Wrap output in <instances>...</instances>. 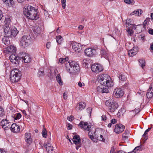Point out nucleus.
I'll return each instance as SVG.
<instances>
[{
    "label": "nucleus",
    "mask_w": 153,
    "mask_h": 153,
    "mask_svg": "<svg viewBox=\"0 0 153 153\" xmlns=\"http://www.w3.org/2000/svg\"><path fill=\"white\" fill-rule=\"evenodd\" d=\"M76 145V149L77 150L79 147H80L81 146V143L76 144H75Z\"/></svg>",
    "instance_id": "nucleus-59"
},
{
    "label": "nucleus",
    "mask_w": 153,
    "mask_h": 153,
    "mask_svg": "<svg viewBox=\"0 0 153 153\" xmlns=\"http://www.w3.org/2000/svg\"><path fill=\"white\" fill-rule=\"evenodd\" d=\"M66 59L68 60V58L66 59L63 58H61L59 59V61L60 63H65V62H66Z\"/></svg>",
    "instance_id": "nucleus-48"
},
{
    "label": "nucleus",
    "mask_w": 153,
    "mask_h": 153,
    "mask_svg": "<svg viewBox=\"0 0 153 153\" xmlns=\"http://www.w3.org/2000/svg\"><path fill=\"white\" fill-rule=\"evenodd\" d=\"M56 40L57 42L59 44L61 45L63 40L62 37L60 35H58L56 36Z\"/></svg>",
    "instance_id": "nucleus-28"
},
{
    "label": "nucleus",
    "mask_w": 153,
    "mask_h": 153,
    "mask_svg": "<svg viewBox=\"0 0 153 153\" xmlns=\"http://www.w3.org/2000/svg\"><path fill=\"white\" fill-rule=\"evenodd\" d=\"M88 136L92 140L95 142V140H94V136L92 134V133L89 131L88 133Z\"/></svg>",
    "instance_id": "nucleus-46"
},
{
    "label": "nucleus",
    "mask_w": 153,
    "mask_h": 153,
    "mask_svg": "<svg viewBox=\"0 0 153 153\" xmlns=\"http://www.w3.org/2000/svg\"><path fill=\"white\" fill-rule=\"evenodd\" d=\"M21 76V71L17 68H15L11 72L10 80L13 83L17 82L20 79Z\"/></svg>",
    "instance_id": "nucleus-3"
},
{
    "label": "nucleus",
    "mask_w": 153,
    "mask_h": 153,
    "mask_svg": "<svg viewBox=\"0 0 153 153\" xmlns=\"http://www.w3.org/2000/svg\"><path fill=\"white\" fill-rule=\"evenodd\" d=\"M129 134V131L127 130H126L122 135L123 140L125 141L128 139V136Z\"/></svg>",
    "instance_id": "nucleus-27"
},
{
    "label": "nucleus",
    "mask_w": 153,
    "mask_h": 153,
    "mask_svg": "<svg viewBox=\"0 0 153 153\" xmlns=\"http://www.w3.org/2000/svg\"><path fill=\"white\" fill-rule=\"evenodd\" d=\"M72 140L74 143L75 144L81 143V139L79 135H75L73 137Z\"/></svg>",
    "instance_id": "nucleus-22"
},
{
    "label": "nucleus",
    "mask_w": 153,
    "mask_h": 153,
    "mask_svg": "<svg viewBox=\"0 0 153 153\" xmlns=\"http://www.w3.org/2000/svg\"><path fill=\"white\" fill-rule=\"evenodd\" d=\"M148 32L149 34L153 35V29H150L149 30Z\"/></svg>",
    "instance_id": "nucleus-62"
},
{
    "label": "nucleus",
    "mask_w": 153,
    "mask_h": 153,
    "mask_svg": "<svg viewBox=\"0 0 153 153\" xmlns=\"http://www.w3.org/2000/svg\"><path fill=\"white\" fill-rule=\"evenodd\" d=\"M84 52L85 55L89 57L92 56L96 53V50L92 48L86 49Z\"/></svg>",
    "instance_id": "nucleus-8"
},
{
    "label": "nucleus",
    "mask_w": 153,
    "mask_h": 153,
    "mask_svg": "<svg viewBox=\"0 0 153 153\" xmlns=\"http://www.w3.org/2000/svg\"><path fill=\"white\" fill-rule=\"evenodd\" d=\"M43 146L45 147L48 153H56L55 149L51 146V144L45 143L43 144Z\"/></svg>",
    "instance_id": "nucleus-7"
},
{
    "label": "nucleus",
    "mask_w": 153,
    "mask_h": 153,
    "mask_svg": "<svg viewBox=\"0 0 153 153\" xmlns=\"http://www.w3.org/2000/svg\"><path fill=\"white\" fill-rule=\"evenodd\" d=\"M142 13V12L140 9L137 10L136 11H134L131 13L132 15H135L138 16L141 15Z\"/></svg>",
    "instance_id": "nucleus-33"
},
{
    "label": "nucleus",
    "mask_w": 153,
    "mask_h": 153,
    "mask_svg": "<svg viewBox=\"0 0 153 153\" xmlns=\"http://www.w3.org/2000/svg\"><path fill=\"white\" fill-rule=\"evenodd\" d=\"M150 18L149 17L146 18L143 23V27L144 28H146V26L147 25L148 23L150 21Z\"/></svg>",
    "instance_id": "nucleus-37"
},
{
    "label": "nucleus",
    "mask_w": 153,
    "mask_h": 153,
    "mask_svg": "<svg viewBox=\"0 0 153 153\" xmlns=\"http://www.w3.org/2000/svg\"><path fill=\"white\" fill-rule=\"evenodd\" d=\"M74 65L72 66V69H71L70 74H74L75 73L78 72L80 70V67L78 64L74 61Z\"/></svg>",
    "instance_id": "nucleus-12"
},
{
    "label": "nucleus",
    "mask_w": 153,
    "mask_h": 153,
    "mask_svg": "<svg viewBox=\"0 0 153 153\" xmlns=\"http://www.w3.org/2000/svg\"><path fill=\"white\" fill-rule=\"evenodd\" d=\"M26 53L24 52L20 53L19 54L18 56H17L18 59V61H20V60L22 61V59H24V56H25Z\"/></svg>",
    "instance_id": "nucleus-32"
},
{
    "label": "nucleus",
    "mask_w": 153,
    "mask_h": 153,
    "mask_svg": "<svg viewBox=\"0 0 153 153\" xmlns=\"http://www.w3.org/2000/svg\"><path fill=\"white\" fill-rule=\"evenodd\" d=\"M33 31L34 34L38 36L43 31L42 27H40L39 26H36L34 27Z\"/></svg>",
    "instance_id": "nucleus-21"
},
{
    "label": "nucleus",
    "mask_w": 153,
    "mask_h": 153,
    "mask_svg": "<svg viewBox=\"0 0 153 153\" xmlns=\"http://www.w3.org/2000/svg\"><path fill=\"white\" fill-rule=\"evenodd\" d=\"M11 22V19L8 16L5 18V19L4 22L6 24V26H9Z\"/></svg>",
    "instance_id": "nucleus-38"
},
{
    "label": "nucleus",
    "mask_w": 153,
    "mask_h": 153,
    "mask_svg": "<svg viewBox=\"0 0 153 153\" xmlns=\"http://www.w3.org/2000/svg\"><path fill=\"white\" fill-rule=\"evenodd\" d=\"M61 1L62 7L63 9H65V7L66 5V0H61Z\"/></svg>",
    "instance_id": "nucleus-52"
},
{
    "label": "nucleus",
    "mask_w": 153,
    "mask_h": 153,
    "mask_svg": "<svg viewBox=\"0 0 153 153\" xmlns=\"http://www.w3.org/2000/svg\"><path fill=\"white\" fill-rule=\"evenodd\" d=\"M8 37L4 36V38L2 39V42L5 45H8L10 43V41Z\"/></svg>",
    "instance_id": "nucleus-30"
},
{
    "label": "nucleus",
    "mask_w": 153,
    "mask_h": 153,
    "mask_svg": "<svg viewBox=\"0 0 153 153\" xmlns=\"http://www.w3.org/2000/svg\"><path fill=\"white\" fill-rule=\"evenodd\" d=\"M1 124L2 125V128L4 130H7L9 129L10 128V123H4V120H2L1 122Z\"/></svg>",
    "instance_id": "nucleus-26"
},
{
    "label": "nucleus",
    "mask_w": 153,
    "mask_h": 153,
    "mask_svg": "<svg viewBox=\"0 0 153 153\" xmlns=\"http://www.w3.org/2000/svg\"><path fill=\"white\" fill-rule=\"evenodd\" d=\"M4 36H7V37H11V29L8 31L7 33H5Z\"/></svg>",
    "instance_id": "nucleus-53"
},
{
    "label": "nucleus",
    "mask_w": 153,
    "mask_h": 153,
    "mask_svg": "<svg viewBox=\"0 0 153 153\" xmlns=\"http://www.w3.org/2000/svg\"><path fill=\"white\" fill-rule=\"evenodd\" d=\"M31 38L30 35L23 36L19 40L20 46L24 48L28 47L31 43Z\"/></svg>",
    "instance_id": "nucleus-4"
},
{
    "label": "nucleus",
    "mask_w": 153,
    "mask_h": 153,
    "mask_svg": "<svg viewBox=\"0 0 153 153\" xmlns=\"http://www.w3.org/2000/svg\"><path fill=\"white\" fill-rule=\"evenodd\" d=\"M126 31L127 32L128 35L129 36H131L134 33V30H130L128 28L127 29Z\"/></svg>",
    "instance_id": "nucleus-44"
},
{
    "label": "nucleus",
    "mask_w": 153,
    "mask_h": 153,
    "mask_svg": "<svg viewBox=\"0 0 153 153\" xmlns=\"http://www.w3.org/2000/svg\"><path fill=\"white\" fill-rule=\"evenodd\" d=\"M42 133L43 137L46 138L47 137V131L45 128H43Z\"/></svg>",
    "instance_id": "nucleus-39"
},
{
    "label": "nucleus",
    "mask_w": 153,
    "mask_h": 153,
    "mask_svg": "<svg viewBox=\"0 0 153 153\" xmlns=\"http://www.w3.org/2000/svg\"><path fill=\"white\" fill-rule=\"evenodd\" d=\"M23 13L29 19L32 20H36L39 18L37 10L31 6H28L24 10Z\"/></svg>",
    "instance_id": "nucleus-1"
},
{
    "label": "nucleus",
    "mask_w": 153,
    "mask_h": 153,
    "mask_svg": "<svg viewBox=\"0 0 153 153\" xmlns=\"http://www.w3.org/2000/svg\"><path fill=\"white\" fill-rule=\"evenodd\" d=\"M10 28L9 26H6L5 27H4V35L6 33H7V32L9 30H10Z\"/></svg>",
    "instance_id": "nucleus-47"
},
{
    "label": "nucleus",
    "mask_w": 153,
    "mask_h": 153,
    "mask_svg": "<svg viewBox=\"0 0 153 153\" xmlns=\"http://www.w3.org/2000/svg\"><path fill=\"white\" fill-rule=\"evenodd\" d=\"M119 78L120 80L123 81L126 80V78L125 77V76L122 74L119 75Z\"/></svg>",
    "instance_id": "nucleus-49"
},
{
    "label": "nucleus",
    "mask_w": 153,
    "mask_h": 153,
    "mask_svg": "<svg viewBox=\"0 0 153 153\" xmlns=\"http://www.w3.org/2000/svg\"><path fill=\"white\" fill-rule=\"evenodd\" d=\"M37 74L38 76L39 77L41 76H43L45 75L44 70L39 71L38 72Z\"/></svg>",
    "instance_id": "nucleus-42"
},
{
    "label": "nucleus",
    "mask_w": 153,
    "mask_h": 153,
    "mask_svg": "<svg viewBox=\"0 0 153 153\" xmlns=\"http://www.w3.org/2000/svg\"><path fill=\"white\" fill-rule=\"evenodd\" d=\"M63 97L64 99L66 100L67 98L68 95L66 92H64L63 94Z\"/></svg>",
    "instance_id": "nucleus-57"
},
{
    "label": "nucleus",
    "mask_w": 153,
    "mask_h": 153,
    "mask_svg": "<svg viewBox=\"0 0 153 153\" xmlns=\"http://www.w3.org/2000/svg\"><path fill=\"white\" fill-rule=\"evenodd\" d=\"M4 112L3 108L0 107V116H3L4 114Z\"/></svg>",
    "instance_id": "nucleus-51"
},
{
    "label": "nucleus",
    "mask_w": 153,
    "mask_h": 153,
    "mask_svg": "<svg viewBox=\"0 0 153 153\" xmlns=\"http://www.w3.org/2000/svg\"><path fill=\"white\" fill-rule=\"evenodd\" d=\"M79 126L81 128H83L84 130L87 131H89L91 128V126L88 125V123L87 122H84L82 121L80 122Z\"/></svg>",
    "instance_id": "nucleus-11"
},
{
    "label": "nucleus",
    "mask_w": 153,
    "mask_h": 153,
    "mask_svg": "<svg viewBox=\"0 0 153 153\" xmlns=\"http://www.w3.org/2000/svg\"><path fill=\"white\" fill-rule=\"evenodd\" d=\"M125 128V126L124 125L120 124H117L115 126L114 131L117 134H118L122 132Z\"/></svg>",
    "instance_id": "nucleus-10"
},
{
    "label": "nucleus",
    "mask_w": 153,
    "mask_h": 153,
    "mask_svg": "<svg viewBox=\"0 0 153 153\" xmlns=\"http://www.w3.org/2000/svg\"><path fill=\"white\" fill-rule=\"evenodd\" d=\"M23 59H22V62L25 63H27L30 62L31 61V59L30 56L26 53Z\"/></svg>",
    "instance_id": "nucleus-25"
},
{
    "label": "nucleus",
    "mask_w": 153,
    "mask_h": 153,
    "mask_svg": "<svg viewBox=\"0 0 153 153\" xmlns=\"http://www.w3.org/2000/svg\"><path fill=\"white\" fill-rule=\"evenodd\" d=\"M130 25V26L128 28V29L132 30H133L134 29V30H135L136 29V26L134 25V24H132Z\"/></svg>",
    "instance_id": "nucleus-45"
},
{
    "label": "nucleus",
    "mask_w": 153,
    "mask_h": 153,
    "mask_svg": "<svg viewBox=\"0 0 153 153\" xmlns=\"http://www.w3.org/2000/svg\"><path fill=\"white\" fill-rule=\"evenodd\" d=\"M117 120L115 119H113L111 120V123L112 124L117 123Z\"/></svg>",
    "instance_id": "nucleus-56"
},
{
    "label": "nucleus",
    "mask_w": 153,
    "mask_h": 153,
    "mask_svg": "<svg viewBox=\"0 0 153 153\" xmlns=\"http://www.w3.org/2000/svg\"><path fill=\"white\" fill-rule=\"evenodd\" d=\"M91 68V70L96 73H98L103 70V67L99 64L92 65Z\"/></svg>",
    "instance_id": "nucleus-6"
},
{
    "label": "nucleus",
    "mask_w": 153,
    "mask_h": 153,
    "mask_svg": "<svg viewBox=\"0 0 153 153\" xmlns=\"http://www.w3.org/2000/svg\"><path fill=\"white\" fill-rule=\"evenodd\" d=\"M132 19H128L126 20V27H128L129 25L132 24Z\"/></svg>",
    "instance_id": "nucleus-41"
},
{
    "label": "nucleus",
    "mask_w": 153,
    "mask_h": 153,
    "mask_svg": "<svg viewBox=\"0 0 153 153\" xmlns=\"http://www.w3.org/2000/svg\"><path fill=\"white\" fill-rule=\"evenodd\" d=\"M67 127L69 129H71L72 128V125L70 124L67 125Z\"/></svg>",
    "instance_id": "nucleus-61"
},
{
    "label": "nucleus",
    "mask_w": 153,
    "mask_h": 153,
    "mask_svg": "<svg viewBox=\"0 0 153 153\" xmlns=\"http://www.w3.org/2000/svg\"><path fill=\"white\" fill-rule=\"evenodd\" d=\"M124 1L126 3L128 4H132L133 3L134 1L131 0H124Z\"/></svg>",
    "instance_id": "nucleus-54"
},
{
    "label": "nucleus",
    "mask_w": 153,
    "mask_h": 153,
    "mask_svg": "<svg viewBox=\"0 0 153 153\" xmlns=\"http://www.w3.org/2000/svg\"><path fill=\"white\" fill-rule=\"evenodd\" d=\"M46 46L48 49H49L51 46V43L50 42H47L46 45Z\"/></svg>",
    "instance_id": "nucleus-58"
},
{
    "label": "nucleus",
    "mask_w": 153,
    "mask_h": 153,
    "mask_svg": "<svg viewBox=\"0 0 153 153\" xmlns=\"http://www.w3.org/2000/svg\"><path fill=\"white\" fill-rule=\"evenodd\" d=\"M19 33L16 28L15 27H13L11 29V37H15Z\"/></svg>",
    "instance_id": "nucleus-24"
},
{
    "label": "nucleus",
    "mask_w": 153,
    "mask_h": 153,
    "mask_svg": "<svg viewBox=\"0 0 153 153\" xmlns=\"http://www.w3.org/2000/svg\"><path fill=\"white\" fill-rule=\"evenodd\" d=\"M74 61H69L68 62H66L65 63V67L67 71L70 73L71 69H72L73 65H74Z\"/></svg>",
    "instance_id": "nucleus-15"
},
{
    "label": "nucleus",
    "mask_w": 153,
    "mask_h": 153,
    "mask_svg": "<svg viewBox=\"0 0 153 153\" xmlns=\"http://www.w3.org/2000/svg\"><path fill=\"white\" fill-rule=\"evenodd\" d=\"M142 146L140 145L136 147L133 150L134 151V153H135L137 152L142 151Z\"/></svg>",
    "instance_id": "nucleus-40"
},
{
    "label": "nucleus",
    "mask_w": 153,
    "mask_h": 153,
    "mask_svg": "<svg viewBox=\"0 0 153 153\" xmlns=\"http://www.w3.org/2000/svg\"><path fill=\"white\" fill-rule=\"evenodd\" d=\"M107 119L106 116L103 115L102 116V119L103 120L105 121Z\"/></svg>",
    "instance_id": "nucleus-60"
},
{
    "label": "nucleus",
    "mask_w": 153,
    "mask_h": 153,
    "mask_svg": "<svg viewBox=\"0 0 153 153\" xmlns=\"http://www.w3.org/2000/svg\"><path fill=\"white\" fill-rule=\"evenodd\" d=\"M10 129L12 132L17 133L19 132L20 128L19 126L17 125L16 123H13L10 127Z\"/></svg>",
    "instance_id": "nucleus-16"
},
{
    "label": "nucleus",
    "mask_w": 153,
    "mask_h": 153,
    "mask_svg": "<svg viewBox=\"0 0 153 153\" xmlns=\"http://www.w3.org/2000/svg\"><path fill=\"white\" fill-rule=\"evenodd\" d=\"M99 81L101 84L108 87L113 86L114 84L111 77L106 74H100L98 77Z\"/></svg>",
    "instance_id": "nucleus-2"
},
{
    "label": "nucleus",
    "mask_w": 153,
    "mask_h": 153,
    "mask_svg": "<svg viewBox=\"0 0 153 153\" xmlns=\"http://www.w3.org/2000/svg\"><path fill=\"white\" fill-rule=\"evenodd\" d=\"M94 139H96L97 140H99L102 142H104L105 141V139L103 138L102 135H100V137H98V136L95 135L94 136Z\"/></svg>",
    "instance_id": "nucleus-35"
},
{
    "label": "nucleus",
    "mask_w": 153,
    "mask_h": 153,
    "mask_svg": "<svg viewBox=\"0 0 153 153\" xmlns=\"http://www.w3.org/2000/svg\"><path fill=\"white\" fill-rule=\"evenodd\" d=\"M31 134L30 133L26 132L25 134V139L27 144L30 145L32 142V139L31 138Z\"/></svg>",
    "instance_id": "nucleus-17"
},
{
    "label": "nucleus",
    "mask_w": 153,
    "mask_h": 153,
    "mask_svg": "<svg viewBox=\"0 0 153 153\" xmlns=\"http://www.w3.org/2000/svg\"><path fill=\"white\" fill-rule=\"evenodd\" d=\"M74 119V117L73 116H70L67 117V119L70 121H72Z\"/></svg>",
    "instance_id": "nucleus-55"
},
{
    "label": "nucleus",
    "mask_w": 153,
    "mask_h": 153,
    "mask_svg": "<svg viewBox=\"0 0 153 153\" xmlns=\"http://www.w3.org/2000/svg\"><path fill=\"white\" fill-rule=\"evenodd\" d=\"M114 146L112 147L110 151V153L114 152Z\"/></svg>",
    "instance_id": "nucleus-63"
},
{
    "label": "nucleus",
    "mask_w": 153,
    "mask_h": 153,
    "mask_svg": "<svg viewBox=\"0 0 153 153\" xmlns=\"http://www.w3.org/2000/svg\"><path fill=\"white\" fill-rule=\"evenodd\" d=\"M85 106V103L83 102H81L77 105L76 107V109L77 111H81L84 109Z\"/></svg>",
    "instance_id": "nucleus-20"
},
{
    "label": "nucleus",
    "mask_w": 153,
    "mask_h": 153,
    "mask_svg": "<svg viewBox=\"0 0 153 153\" xmlns=\"http://www.w3.org/2000/svg\"><path fill=\"white\" fill-rule=\"evenodd\" d=\"M147 97L148 99L151 98L153 96V83H152L150 86L149 89H148L146 94Z\"/></svg>",
    "instance_id": "nucleus-19"
},
{
    "label": "nucleus",
    "mask_w": 153,
    "mask_h": 153,
    "mask_svg": "<svg viewBox=\"0 0 153 153\" xmlns=\"http://www.w3.org/2000/svg\"><path fill=\"white\" fill-rule=\"evenodd\" d=\"M72 47L74 51L76 52H80L82 49L81 44L76 42L73 43L72 44Z\"/></svg>",
    "instance_id": "nucleus-14"
},
{
    "label": "nucleus",
    "mask_w": 153,
    "mask_h": 153,
    "mask_svg": "<svg viewBox=\"0 0 153 153\" xmlns=\"http://www.w3.org/2000/svg\"><path fill=\"white\" fill-rule=\"evenodd\" d=\"M9 58L10 61L15 64H17L19 62V61H18L17 56H16L14 54L12 53L10 56Z\"/></svg>",
    "instance_id": "nucleus-18"
},
{
    "label": "nucleus",
    "mask_w": 153,
    "mask_h": 153,
    "mask_svg": "<svg viewBox=\"0 0 153 153\" xmlns=\"http://www.w3.org/2000/svg\"><path fill=\"white\" fill-rule=\"evenodd\" d=\"M103 85H102L100 86H98L97 88V91L102 93H109V91L108 89L106 88V86H104Z\"/></svg>",
    "instance_id": "nucleus-13"
},
{
    "label": "nucleus",
    "mask_w": 153,
    "mask_h": 153,
    "mask_svg": "<svg viewBox=\"0 0 153 153\" xmlns=\"http://www.w3.org/2000/svg\"><path fill=\"white\" fill-rule=\"evenodd\" d=\"M136 54V52H133L132 50H130L128 51V54L129 56H133Z\"/></svg>",
    "instance_id": "nucleus-43"
},
{
    "label": "nucleus",
    "mask_w": 153,
    "mask_h": 153,
    "mask_svg": "<svg viewBox=\"0 0 153 153\" xmlns=\"http://www.w3.org/2000/svg\"><path fill=\"white\" fill-rule=\"evenodd\" d=\"M101 53L103 55L106 56L107 55V53L106 51L105 50L102 49L101 51Z\"/></svg>",
    "instance_id": "nucleus-50"
},
{
    "label": "nucleus",
    "mask_w": 153,
    "mask_h": 153,
    "mask_svg": "<svg viewBox=\"0 0 153 153\" xmlns=\"http://www.w3.org/2000/svg\"><path fill=\"white\" fill-rule=\"evenodd\" d=\"M114 96L116 98H118L122 97L123 95V91L121 88H117L115 89L114 91Z\"/></svg>",
    "instance_id": "nucleus-9"
},
{
    "label": "nucleus",
    "mask_w": 153,
    "mask_h": 153,
    "mask_svg": "<svg viewBox=\"0 0 153 153\" xmlns=\"http://www.w3.org/2000/svg\"><path fill=\"white\" fill-rule=\"evenodd\" d=\"M56 80L58 82L60 85H63V82L62 80L61 76L60 74H58L56 76Z\"/></svg>",
    "instance_id": "nucleus-29"
},
{
    "label": "nucleus",
    "mask_w": 153,
    "mask_h": 153,
    "mask_svg": "<svg viewBox=\"0 0 153 153\" xmlns=\"http://www.w3.org/2000/svg\"><path fill=\"white\" fill-rule=\"evenodd\" d=\"M14 119L15 120H17L20 119L22 117L21 114L20 113H17L15 114H13L12 116Z\"/></svg>",
    "instance_id": "nucleus-34"
},
{
    "label": "nucleus",
    "mask_w": 153,
    "mask_h": 153,
    "mask_svg": "<svg viewBox=\"0 0 153 153\" xmlns=\"http://www.w3.org/2000/svg\"><path fill=\"white\" fill-rule=\"evenodd\" d=\"M151 128H149L148 129H146L145 131L144 134L142 135V137L144 138V141H146L148 139V136L146 135L147 134L148 132L151 129Z\"/></svg>",
    "instance_id": "nucleus-31"
},
{
    "label": "nucleus",
    "mask_w": 153,
    "mask_h": 153,
    "mask_svg": "<svg viewBox=\"0 0 153 153\" xmlns=\"http://www.w3.org/2000/svg\"><path fill=\"white\" fill-rule=\"evenodd\" d=\"M16 48L14 46L10 45L9 48H8L7 50V52H6L8 54H10V53H15L16 51Z\"/></svg>",
    "instance_id": "nucleus-23"
},
{
    "label": "nucleus",
    "mask_w": 153,
    "mask_h": 153,
    "mask_svg": "<svg viewBox=\"0 0 153 153\" xmlns=\"http://www.w3.org/2000/svg\"><path fill=\"white\" fill-rule=\"evenodd\" d=\"M105 105L108 107L111 112H114L117 109L118 105L115 101L112 100H108L105 102Z\"/></svg>",
    "instance_id": "nucleus-5"
},
{
    "label": "nucleus",
    "mask_w": 153,
    "mask_h": 153,
    "mask_svg": "<svg viewBox=\"0 0 153 153\" xmlns=\"http://www.w3.org/2000/svg\"><path fill=\"white\" fill-rule=\"evenodd\" d=\"M139 65H141L143 69L145 65V62L144 60L142 59H140L139 60Z\"/></svg>",
    "instance_id": "nucleus-36"
},
{
    "label": "nucleus",
    "mask_w": 153,
    "mask_h": 153,
    "mask_svg": "<svg viewBox=\"0 0 153 153\" xmlns=\"http://www.w3.org/2000/svg\"><path fill=\"white\" fill-rule=\"evenodd\" d=\"M0 153H6V152L3 149H0Z\"/></svg>",
    "instance_id": "nucleus-64"
}]
</instances>
